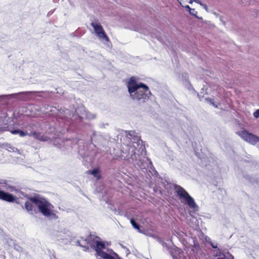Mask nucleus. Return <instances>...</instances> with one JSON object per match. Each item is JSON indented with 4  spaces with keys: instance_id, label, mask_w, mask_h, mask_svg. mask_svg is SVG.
<instances>
[{
    "instance_id": "nucleus-10",
    "label": "nucleus",
    "mask_w": 259,
    "mask_h": 259,
    "mask_svg": "<svg viewBox=\"0 0 259 259\" xmlns=\"http://www.w3.org/2000/svg\"><path fill=\"white\" fill-rule=\"evenodd\" d=\"M92 247L96 251V255L97 256H100L102 254V253L105 252V251H103V249L105 248V243L103 241H101L98 240H94L93 241V244L92 245Z\"/></svg>"
},
{
    "instance_id": "nucleus-2",
    "label": "nucleus",
    "mask_w": 259,
    "mask_h": 259,
    "mask_svg": "<svg viewBox=\"0 0 259 259\" xmlns=\"http://www.w3.org/2000/svg\"><path fill=\"white\" fill-rule=\"evenodd\" d=\"M126 85L130 98L139 105L144 103L151 94L148 87L142 82H138L134 77L130 78Z\"/></svg>"
},
{
    "instance_id": "nucleus-20",
    "label": "nucleus",
    "mask_w": 259,
    "mask_h": 259,
    "mask_svg": "<svg viewBox=\"0 0 259 259\" xmlns=\"http://www.w3.org/2000/svg\"><path fill=\"white\" fill-rule=\"evenodd\" d=\"M99 169L98 168H95L93 169L92 171H89V172L93 175L94 177L96 178H100L99 174Z\"/></svg>"
},
{
    "instance_id": "nucleus-3",
    "label": "nucleus",
    "mask_w": 259,
    "mask_h": 259,
    "mask_svg": "<svg viewBox=\"0 0 259 259\" xmlns=\"http://www.w3.org/2000/svg\"><path fill=\"white\" fill-rule=\"evenodd\" d=\"M29 200L38 207L39 211L44 215L52 216L54 218H58L56 214L52 211V208L53 206L46 200L39 198L38 197H31Z\"/></svg>"
},
{
    "instance_id": "nucleus-30",
    "label": "nucleus",
    "mask_w": 259,
    "mask_h": 259,
    "mask_svg": "<svg viewBox=\"0 0 259 259\" xmlns=\"http://www.w3.org/2000/svg\"><path fill=\"white\" fill-rule=\"evenodd\" d=\"M50 108H51L50 109V112H54V110L56 109V108L54 107H50Z\"/></svg>"
},
{
    "instance_id": "nucleus-35",
    "label": "nucleus",
    "mask_w": 259,
    "mask_h": 259,
    "mask_svg": "<svg viewBox=\"0 0 259 259\" xmlns=\"http://www.w3.org/2000/svg\"><path fill=\"white\" fill-rule=\"evenodd\" d=\"M193 2H194L193 0H190V1H189V3L190 4H192V3H193Z\"/></svg>"
},
{
    "instance_id": "nucleus-19",
    "label": "nucleus",
    "mask_w": 259,
    "mask_h": 259,
    "mask_svg": "<svg viewBox=\"0 0 259 259\" xmlns=\"http://www.w3.org/2000/svg\"><path fill=\"white\" fill-rule=\"evenodd\" d=\"M185 8L189 12V13L191 15L195 16V17H196L198 19H202V18H199L197 16V12L196 11H195L194 9L191 8L188 5L186 6Z\"/></svg>"
},
{
    "instance_id": "nucleus-31",
    "label": "nucleus",
    "mask_w": 259,
    "mask_h": 259,
    "mask_svg": "<svg viewBox=\"0 0 259 259\" xmlns=\"http://www.w3.org/2000/svg\"><path fill=\"white\" fill-rule=\"evenodd\" d=\"M7 185H8L7 184L5 183V185H3L2 187L3 188H6L7 189H8L9 188V187H8Z\"/></svg>"
},
{
    "instance_id": "nucleus-17",
    "label": "nucleus",
    "mask_w": 259,
    "mask_h": 259,
    "mask_svg": "<svg viewBox=\"0 0 259 259\" xmlns=\"http://www.w3.org/2000/svg\"><path fill=\"white\" fill-rule=\"evenodd\" d=\"M32 203H33L30 200L29 201H27L25 203V207L26 209L31 214H33V212H35Z\"/></svg>"
},
{
    "instance_id": "nucleus-23",
    "label": "nucleus",
    "mask_w": 259,
    "mask_h": 259,
    "mask_svg": "<svg viewBox=\"0 0 259 259\" xmlns=\"http://www.w3.org/2000/svg\"><path fill=\"white\" fill-rule=\"evenodd\" d=\"M78 153L82 156V158H84L88 156V154L86 153L82 152L81 150L79 149L78 151Z\"/></svg>"
},
{
    "instance_id": "nucleus-5",
    "label": "nucleus",
    "mask_w": 259,
    "mask_h": 259,
    "mask_svg": "<svg viewBox=\"0 0 259 259\" xmlns=\"http://www.w3.org/2000/svg\"><path fill=\"white\" fill-rule=\"evenodd\" d=\"M175 190L180 199H183L185 203L191 208L195 209L197 205L194 199L190 196L188 193L182 187L176 185Z\"/></svg>"
},
{
    "instance_id": "nucleus-8",
    "label": "nucleus",
    "mask_w": 259,
    "mask_h": 259,
    "mask_svg": "<svg viewBox=\"0 0 259 259\" xmlns=\"http://www.w3.org/2000/svg\"><path fill=\"white\" fill-rule=\"evenodd\" d=\"M237 134L243 140L252 145L255 144L259 141V138L257 136L245 130L238 131Z\"/></svg>"
},
{
    "instance_id": "nucleus-1",
    "label": "nucleus",
    "mask_w": 259,
    "mask_h": 259,
    "mask_svg": "<svg viewBox=\"0 0 259 259\" xmlns=\"http://www.w3.org/2000/svg\"><path fill=\"white\" fill-rule=\"evenodd\" d=\"M126 137L131 141V143L123 147V153L130 162L141 169V176L145 178H156L157 172L152 166V162L146 157V149L143 142L134 131L126 132Z\"/></svg>"
},
{
    "instance_id": "nucleus-11",
    "label": "nucleus",
    "mask_w": 259,
    "mask_h": 259,
    "mask_svg": "<svg viewBox=\"0 0 259 259\" xmlns=\"http://www.w3.org/2000/svg\"><path fill=\"white\" fill-rule=\"evenodd\" d=\"M0 200L8 202H13L15 200V197L12 194L0 190Z\"/></svg>"
},
{
    "instance_id": "nucleus-7",
    "label": "nucleus",
    "mask_w": 259,
    "mask_h": 259,
    "mask_svg": "<svg viewBox=\"0 0 259 259\" xmlns=\"http://www.w3.org/2000/svg\"><path fill=\"white\" fill-rule=\"evenodd\" d=\"M49 92L46 91H28V92H22L18 93L15 98H19L23 101L29 100L34 97L35 94H37L36 96L40 98H45L41 94H48Z\"/></svg>"
},
{
    "instance_id": "nucleus-6",
    "label": "nucleus",
    "mask_w": 259,
    "mask_h": 259,
    "mask_svg": "<svg viewBox=\"0 0 259 259\" xmlns=\"http://www.w3.org/2000/svg\"><path fill=\"white\" fill-rule=\"evenodd\" d=\"M76 143L77 141L75 139L72 140L70 139H62L59 138H55L53 141V145L64 152L71 150L73 144Z\"/></svg>"
},
{
    "instance_id": "nucleus-28",
    "label": "nucleus",
    "mask_w": 259,
    "mask_h": 259,
    "mask_svg": "<svg viewBox=\"0 0 259 259\" xmlns=\"http://www.w3.org/2000/svg\"><path fill=\"white\" fill-rule=\"evenodd\" d=\"M254 14H253L252 15H253L254 17H257L258 16V12H257V11L256 10H255L254 11Z\"/></svg>"
},
{
    "instance_id": "nucleus-25",
    "label": "nucleus",
    "mask_w": 259,
    "mask_h": 259,
    "mask_svg": "<svg viewBox=\"0 0 259 259\" xmlns=\"http://www.w3.org/2000/svg\"><path fill=\"white\" fill-rule=\"evenodd\" d=\"M254 116L257 118L259 117V109H257L253 113Z\"/></svg>"
},
{
    "instance_id": "nucleus-12",
    "label": "nucleus",
    "mask_w": 259,
    "mask_h": 259,
    "mask_svg": "<svg viewBox=\"0 0 259 259\" xmlns=\"http://www.w3.org/2000/svg\"><path fill=\"white\" fill-rule=\"evenodd\" d=\"M29 136L33 137L34 138L37 139L40 141L45 142L48 141L50 140V138L44 135H42L39 132H35V133H30Z\"/></svg>"
},
{
    "instance_id": "nucleus-16",
    "label": "nucleus",
    "mask_w": 259,
    "mask_h": 259,
    "mask_svg": "<svg viewBox=\"0 0 259 259\" xmlns=\"http://www.w3.org/2000/svg\"><path fill=\"white\" fill-rule=\"evenodd\" d=\"M11 133L13 135H19V136L21 137H24L26 136H28L29 133H27V132L25 131L20 130L19 129L16 130H12L10 131Z\"/></svg>"
},
{
    "instance_id": "nucleus-21",
    "label": "nucleus",
    "mask_w": 259,
    "mask_h": 259,
    "mask_svg": "<svg viewBox=\"0 0 259 259\" xmlns=\"http://www.w3.org/2000/svg\"><path fill=\"white\" fill-rule=\"evenodd\" d=\"M131 223L134 228L138 230H140V226L137 224L134 219H131Z\"/></svg>"
},
{
    "instance_id": "nucleus-26",
    "label": "nucleus",
    "mask_w": 259,
    "mask_h": 259,
    "mask_svg": "<svg viewBox=\"0 0 259 259\" xmlns=\"http://www.w3.org/2000/svg\"><path fill=\"white\" fill-rule=\"evenodd\" d=\"M202 7H203V8L206 11H208V7L205 4H203L201 6Z\"/></svg>"
},
{
    "instance_id": "nucleus-34",
    "label": "nucleus",
    "mask_w": 259,
    "mask_h": 259,
    "mask_svg": "<svg viewBox=\"0 0 259 259\" xmlns=\"http://www.w3.org/2000/svg\"><path fill=\"white\" fill-rule=\"evenodd\" d=\"M52 14V12H49L48 13V16H49V15H51Z\"/></svg>"
},
{
    "instance_id": "nucleus-24",
    "label": "nucleus",
    "mask_w": 259,
    "mask_h": 259,
    "mask_svg": "<svg viewBox=\"0 0 259 259\" xmlns=\"http://www.w3.org/2000/svg\"><path fill=\"white\" fill-rule=\"evenodd\" d=\"M193 247L194 248L193 249H195L197 251L200 250V249L199 245L198 244V243L197 242H194V245L193 246Z\"/></svg>"
},
{
    "instance_id": "nucleus-36",
    "label": "nucleus",
    "mask_w": 259,
    "mask_h": 259,
    "mask_svg": "<svg viewBox=\"0 0 259 259\" xmlns=\"http://www.w3.org/2000/svg\"><path fill=\"white\" fill-rule=\"evenodd\" d=\"M174 259H178L177 256H173Z\"/></svg>"
},
{
    "instance_id": "nucleus-18",
    "label": "nucleus",
    "mask_w": 259,
    "mask_h": 259,
    "mask_svg": "<svg viewBox=\"0 0 259 259\" xmlns=\"http://www.w3.org/2000/svg\"><path fill=\"white\" fill-rule=\"evenodd\" d=\"M5 147L6 149H7L9 152H17L18 153L19 152V151L18 150V149L17 148L12 146L11 145H10L9 144H5Z\"/></svg>"
},
{
    "instance_id": "nucleus-22",
    "label": "nucleus",
    "mask_w": 259,
    "mask_h": 259,
    "mask_svg": "<svg viewBox=\"0 0 259 259\" xmlns=\"http://www.w3.org/2000/svg\"><path fill=\"white\" fill-rule=\"evenodd\" d=\"M205 100L207 101L208 103H209L210 105H212L215 108H218V105L213 102V100L209 98L205 99Z\"/></svg>"
},
{
    "instance_id": "nucleus-33",
    "label": "nucleus",
    "mask_w": 259,
    "mask_h": 259,
    "mask_svg": "<svg viewBox=\"0 0 259 259\" xmlns=\"http://www.w3.org/2000/svg\"><path fill=\"white\" fill-rule=\"evenodd\" d=\"M157 39L160 41L162 42L161 39L160 37H157Z\"/></svg>"
},
{
    "instance_id": "nucleus-29",
    "label": "nucleus",
    "mask_w": 259,
    "mask_h": 259,
    "mask_svg": "<svg viewBox=\"0 0 259 259\" xmlns=\"http://www.w3.org/2000/svg\"><path fill=\"white\" fill-rule=\"evenodd\" d=\"M96 136V132L95 131H93V133H92V135H91V139H92L93 137L94 136Z\"/></svg>"
},
{
    "instance_id": "nucleus-32",
    "label": "nucleus",
    "mask_w": 259,
    "mask_h": 259,
    "mask_svg": "<svg viewBox=\"0 0 259 259\" xmlns=\"http://www.w3.org/2000/svg\"><path fill=\"white\" fill-rule=\"evenodd\" d=\"M211 246H212V248H216L217 247V246H214V245H213V244H212Z\"/></svg>"
},
{
    "instance_id": "nucleus-37",
    "label": "nucleus",
    "mask_w": 259,
    "mask_h": 259,
    "mask_svg": "<svg viewBox=\"0 0 259 259\" xmlns=\"http://www.w3.org/2000/svg\"><path fill=\"white\" fill-rule=\"evenodd\" d=\"M67 112H68V110H66V113H67Z\"/></svg>"
},
{
    "instance_id": "nucleus-14",
    "label": "nucleus",
    "mask_w": 259,
    "mask_h": 259,
    "mask_svg": "<svg viewBox=\"0 0 259 259\" xmlns=\"http://www.w3.org/2000/svg\"><path fill=\"white\" fill-rule=\"evenodd\" d=\"M17 94H10L6 95H0V103L7 104L9 100L16 98Z\"/></svg>"
},
{
    "instance_id": "nucleus-4",
    "label": "nucleus",
    "mask_w": 259,
    "mask_h": 259,
    "mask_svg": "<svg viewBox=\"0 0 259 259\" xmlns=\"http://www.w3.org/2000/svg\"><path fill=\"white\" fill-rule=\"evenodd\" d=\"M91 25L94 28L95 33L99 40L104 42L107 47L110 48L111 46V42L101 24L97 21L91 22Z\"/></svg>"
},
{
    "instance_id": "nucleus-27",
    "label": "nucleus",
    "mask_w": 259,
    "mask_h": 259,
    "mask_svg": "<svg viewBox=\"0 0 259 259\" xmlns=\"http://www.w3.org/2000/svg\"><path fill=\"white\" fill-rule=\"evenodd\" d=\"M193 1L197 4H199L200 6H202L203 3L199 0H193Z\"/></svg>"
},
{
    "instance_id": "nucleus-13",
    "label": "nucleus",
    "mask_w": 259,
    "mask_h": 259,
    "mask_svg": "<svg viewBox=\"0 0 259 259\" xmlns=\"http://www.w3.org/2000/svg\"><path fill=\"white\" fill-rule=\"evenodd\" d=\"M39 126V124L37 123H29L24 125V131L27 132V133H35L37 127Z\"/></svg>"
},
{
    "instance_id": "nucleus-9",
    "label": "nucleus",
    "mask_w": 259,
    "mask_h": 259,
    "mask_svg": "<svg viewBox=\"0 0 259 259\" xmlns=\"http://www.w3.org/2000/svg\"><path fill=\"white\" fill-rule=\"evenodd\" d=\"M77 122H81L83 119H92L95 118V116L87 111L83 107L79 108L76 111V114L73 115Z\"/></svg>"
},
{
    "instance_id": "nucleus-15",
    "label": "nucleus",
    "mask_w": 259,
    "mask_h": 259,
    "mask_svg": "<svg viewBox=\"0 0 259 259\" xmlns=\"http://www.w3.org/2000/svg\"><path fill=\"white\" fill-rule=\"evenodd\" d=\"M183 83L184 85L189 90L192 89V86L189 81L188 74L186 73L182 74Z\"/></svg>"
}]
</instances>
